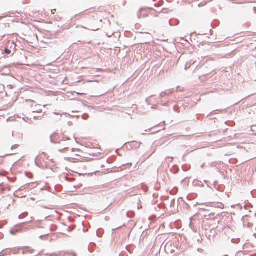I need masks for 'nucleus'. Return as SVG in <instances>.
Instances as JSON below:
<instances>
[{
  "label": "nucleus",
  "instance_id": "nucleus-1",
  "mask_svg": "<svg viewBox=\"0 0 256 256\" xmlns=\"http://www.w3.org/2000/svg\"><path fill=\"white\" fill-rule=\"evenodd\" d=\"M110 20L103 18L98 13H92L86 19L84 22V26L82 28L90 30L96 31L98 30L103 24H109Z\"/></svg>",
  "mask_w": 256,
  "mask_h": 256
},
{
  "label": "nucleus",
  "instance_id": "nucleus-2",
  "mask_svg": "<svg viewBox=\"0 0 256 256\" xmlns=\"http://www.w3.org/2000/svg\"><path fill=\"white\" fill-rule=\"evenodd\" d=\"M50 141L52 144H59L62 139L56 133H54L50 136Z\"/></svg>",
  "mask_w": 256,
  "mask_h": 256
},
{
  "label": "nucleus",
  "instance_id": "nucleus-3",
  "mask_svg": "<svg viewBox=\"0 0 256 256\" xmlns=\"http://www.w3.org/2000/svg\"><path fill=\"white\" fill-rule=\"evenodd\" d=\"M25 222H22L16 225L15 227L12 228L10 230V232L12 234L14 235L16 234V233L22 230V228L24 224H25Z\"/></svg>",
  "mask_w": 256,
  "mask_h": 256
},
{
  "label": "nucleus",
  "instance_id": "nucleus-4",
  "mask_svg": "<svg viewBox=\"0 0 256 256\" xmlns=\"http://www.w3.org/2000/svg\"><path fill=\"white\" fill-rule=\"evenodd\" d=\"M146 9L152 10V8L150 7L140 8L137 14L138 17V18H140L142 17H145L146 16V14H142V12L146 10Z\"/></svg>",
  "mask_w": 256,
  "mask_h": 256
},
{
  "label": "nucleus",
  "instance_id": "nucleus-5",
  "mask_svg": "<svg viewBox=\"0 0 256 256\" xmlns=\"http://www.w3.org/2000/svg\"><path fill=\"white\" fill-rule=\"evenodd\" d=\"M180 22L178 20H170L168 23L170 26H176Z\"/></svg>",
  "mask_w": 256,
  "mask_h": 256
},
{
  "label": "nucleus",
  "instance_id": "nucleus-6",
  "mask_svg": "<svg viewBox=\"0 0 256 256\" xmlns=\"http://www.w3.org/2000/svg\"><path fill=\"white\" fill-rule=\"evenodd\" d=\"M201 32L202 33L201 34L202 35H208L209 34H210L212 35V34L213 31L212 29L208 28V30H206V32L202 31Z\"/></svg>",
  "mask_w": 256,
  "mask_h": 256
},
{
  "label": "nucleus",
  "instance_id": "nucleus-7",
  "mask_svg": "<svg viewBox=\"0 0 256 256\" xmlns=\"http://www.w3.org/2000/svg\"><path fill=\"white\" fill-rule=\"evenodd\" d=\"M96 246V244L94 243H93V242H91L90 244V246H88V250L90 252H93V250H92V248H94V247H95Z\"/></svg>",
  "mask_w": 256,
  "mask_h": 256
},
{
  "label": "nucleus",
  "instance_id": "nucleus-8",
  "mask_svg": "<svg viewBox=\"0 0 256 256\" xmlns=\"http://www.w3.org/2000/svg\"><path fill=\"white\" fill-rule=\"evenodd\" d=\"M135 214L133 211H128L126 212V216L128 218H132L134 216Z\"/></svg>",
  "mask_w": 256,
  "mask_h": 256
},
{
  "label": "nucleus",
  "instance_id": "nucleus-9",
  "mask_svg": "<svg viewBox=\"0 0 256 256\" xmlns=\"http://www.w3.org/2000/svg\"><path fill=\"white\" fill-rule=\"evenodd\" d=\"M166 96H170L174 92V89L168 90H166Z\"/></svg>",
  "mask_w": 256,
  "mask_h": 256
},
{
  "label": "nucleus",
  "instance_id": "nucleus-10",
  "mask_svg": "<svg viewBox=\"0 0 256 256\" xmlns=\"http://www.w3.org/2000/svg\"><path fill=\"white\" fill-rule=\"evenodd\" d=\"M218 22L216 20L213 22H212L210 24L211 27L214 28L215 26H217V25L218 24Z\"/></svg>",
  "mask_w": 256,
  "mask_h": 256
},
{
  "label": "nucleus",
  "instance_id": "nucleus-11",
  "mask_svg": "<svg viewBox=\"0 0 256 256\" xmlns=\"http://www.w3.org/2000/svg\"><path fill=\"white\" fill-rule=\"evenodd\" d=\"M4 52L6 54H11V50L8 48L4 49Z\"/></svg>",
  "mask_w": 256,
  "mask_h": 256
},
{
  "label": "nucleus",
  "instance_id": "nucleus-12",
  "mask_svg": "<svg viewBox=\"0 0 256 256\" xmlns=\"http://www.w3.org/2000/svg\"><path fill=\"white\" fill-rule=\"evenodd\" d=\"M194 184H195L196 186H202V182H199V181L194 182Z\"/></svg>",
  "mask_w": 256,
  "mask_h": 256
},
{
  "label": "nucleus",
  "instance_id": "nucleus-13",
  "mask_svg": "<svg viewBox=\"0 0 256 256\" xmlns=\"http://www.w3.org/2000/svg\"><path fill=\"white\" fill-rule=\"evenodd\" d=\"M70 140V138L68 136H64L62 137V141H66V140Z\"/></svg>",
  "mask_w": 256,
  "mask_h": 256
},
{
  "label": "nucleus",
  "instance_id": "nucleus-14",
  "mask_svg": "<svg viewBox=\"0 0 256 256\" xmlns=\"http://www.w3.org/2000/svg\"><path fill=\"white\" fill-rule=\"evenodd\" d=\"M102 234V232H101L100 230H98L96 231V235L98 237H101Z\"/></svg>",
  "mask_w": 256,
  "mask_h": 256
},
{
  "label": "nucleus",
  "instance_id": "nucleus-15",
  "mask_svg": "<svg viewBox=\"0 0 256 256\" xmlns=\"http://www.w3.org/2000/svg\"><path fill=\"white\" fill-rule=\"evenodd\" d=\"M176 203V201L174 199H173L171 200L170 206V207H174V206Z\"/></svg>",
  "mask_w": 256,
  "mask_h": 256
},
{
  "label": "nucleus",
  "instance_id": "nucleus-16",
  "mask_svg": "<svg viewBox=\"0 0 256 256\" xmlns=\"http://www.w3.org/2000/svg\"><path fill=\"white\" fill-rule=\"evenodd\" d=\"M165 96H166V91L162 92L160 93V97L163 98V97H164Z\"/></svg>",
  "mask_w": 256,
  "mask_h": 256
},
{
  "label": "nucleus",
  "instance_id": "nucleus-17",
  "mask_svg": "<svg viewBox=\"0 0 256 256\" xmlns=\"http://www.w3.org/2000/svg\"><path fill=\"white\" fill-rule=\"evenodd\" d=\"M10 44H11V46H10V48H16V44H15V42H12Z\"/></svg>",
  "mask_w": 256,
  "mask_h": 256
},
{
  "label": "nucleus",
  "instance_id": "nucleus-18",
  "mask_svg": "<svg viewBox=\"0 0 256 256\" xmlns=\"http://www.w3.org/2000/svg\"><path fill=\"white\" fill-rule=\"evenodd\" d=\"M48 234H44V235H42V236H40V238L41 239V240H43L44 238H46V236H48Z\"/></svg>",
  "mask_w": 256,
  "mask_h": 256
},
{
  "label": "nucleus",
  "instance_id": "nucleus-19",
  "mask_svg": "<svg viewBox=\"0 0 256 256\" xmlns=\"http://www.w3.org/2000/svg\"><path fill=\"white\" fill-rule=\"evenodd\" d=\"M28 184H26L25 186H21L20 188H19V190H24L26 188V186H28Z\"/></svg>",
  "mask_w": 256,
  "mask_h": 256
},
{
  "label": "nucleus",
  "instance_id": "nucleus-20",
  "mask_svg": "<svg viewBox=\"0 0 256 256\" xmlns=\"http://www.w3.org/2000/svg\"><path fill=\"white\" fill-rule=\"evenodd\" d=\"M66 180L68 182H72V180H73V178H68V177L66 176Z\"/></svg>",
  "mask_w": 256,
  "mask_h": 256
},
{
  "label": "nucleus",
  "instance_id": "nucleus-21",
  "mask_svg": "<svg viewBox=\"0 0 256 256\" xmlns=\"http://www.w3.org/2000/svg\"><path fill=\"white\" fill-rule=\"evenodd\" d=\"M88 117V115L87 114H84L82 116V118L84 120H86Z\"/></svg>",
  "mask_w": 256,
  "mask_h": 256
},
{
  "label": "nucleus",
  "instance_id": "nucleus-22",
  "mask_svg": "<svg viewBox=\"0 0 256 256\" xmlns=\"http://www.w3.org/2000/svg\"><path fill=\"white\" fill-rule=\"evenodd\" d=\"M18 144H14V146H12L11 148V150H13V149H14V148H17L18 147Z\"/></svg>",
  "mask_w": 256,
  "mask_h": 256
},
{
  "label": "nucleus",
  "instance_id": "nucleus-23",
  "mask_svg": "<svg viewBox=\"0 0 256 256\" xmlns=\"http://www.w3.org/2000/svg\"><path fill=\"white\" fill-rule=\"evenodd\" d=\"M68 149V148H64L62 150H60L59 151L60 152H65V150H67Z\"/></svg>",
  "mask_w": 256,
  "mask_h": 256
},
{
  "label": "nucleus",
  "instance_id": "nucleus-24",
  "mask_svg": "<svg viewBox=\"0 0 256 256\" xmlns=\"http://www.w3.org/2000/svg\"><path fill=\"white\" fill-rule=\"evenodd\" d=\"M5 252H4V250L2 251V252H0V256H5Z\"/></svg>",
  "mask_w": 256,
  "mask_h": 256
},
{
  "label": "nucleus",
  "instance_id": "nucleus-25",
  "mask_svg": "<svg viewBox=\"0 0 256 256\" xmlns=\"http://www.w3.org/2000/svg\"><path fill=\"white\" fill-rule=\"evenodd\" d=\"M26 176L28 178H30V176L32 175V174H31L28 173V172H26Z\"/></svg>",
  "mask_w": 256,
  "mask_h": 256
},
{
  "label": "nucleus",
  "instance_id": "nucleus-26",
  "mask_svg": "<svg viewBox=\"0 0 256 256\" xmlns=\"http://www.w3.org/2000/svg\"><path fill=\"white\" fill-rule=\"evenodd\" d=\"M41 116H34V118L36 120V119H38L39 118H40Z\"/></svg>",
  "mask_w": 256,
  "mask_h": 256
},
{
  "label": "nucleus",
  "instance_id": "nucleus-27",
  "mask_svg": "<svg viewBox=\"0 0 256 256\" xmlns=\"http://www.w3.org/2000/svg\"><path fill=\"white\" fill-rule=\"evenodd\" d=\"M4 17V16H0V20H2Z\"/></svg>",
  "mask_w": 256,
  "mask_h": 256
},
{
  "label": "nucleus",
  "instance_id": "nucleus-28",
  "mask_svg": "<svg viewBox=\"0 0 256 256\" xmlns=\"http://www.w3.org/2000/svg\"><path fill=\"white\" fill-rule=\"evenodd\" d=\"M0 24L2 26V27H6V24Z\"/></svg>",
  "mask_w": 256,
  "mask_h": 256
},
{
  "label": "nucleus",
  "instance_id": "nucleus-29",
  "mask_svg": "<svg viewBox=\"0 0 256 256\" xmlns=\"http://www.w3.org/2000/svg\"><path fill=\"white\" fill-rule=\"evenodd\" d=\"M202 240V238H200V239H198V242H201V240Z\"/></svg>",
  "mask_w": 256,
  "mask_h": 256
},
{
  "label": "nucleus",
  "instance_id": "nucleus-30",
  "mask_svg": "<svg viewBox=\"0 0 256 256\" xmlns=\"http://www.w3.org/2000/svg\"><path fill=\"white\" fill-rule=\"evenodd\" d=\"M38 156L36 157V158H35V164H36V165H37V164H37V162H36V158H38Z\"/></svg>",
  "mask_w": 256,
  "mask_h": 256
},
{
  "label": "nucleus",
  "instance_id": "nucleus-31",
  "mask_svg": "<svg viewBox=\"0 0 256 256\" xmlns=\"http://www.w3.org/2000/svg\"><path fill=\"white\" fill-rule=\"evenodd\" d=\"M106 35L108 36V37H110L111 36V35H110V34H107Z\"/></svg>",
  "mask_w": 256,
  "mask_h": 256
},
{
  "label": "nucleus",
  "instance_id": "nucleus-32",
  "mask_svg": "<svg viewBox=\"0 0 256 256\" xmlns=\"http://www.w3.org/2000/svg\"><path fill=\"white\" fill-rule=\"evenodd\" d=\"M106 35L108 36V37H110L111 36V35H110V34H107Z\"/></svg>",
  "mask_w": 256,
  "mask_h": 256
},
{
  "label": "nucleus",
  "instance_id": "nucleus-33",
  "mask_svg": "<svg viewBox=\"0 0 256 256\" xmlns=\"http://www.w3.org/2000/svg\"><path fill=\"white\" fill-rule=\"evenodd\" d=\"M2 187V186L1 184H0V190H2L3 191V190H2V188H1Z\"/></svg>",
  "mask_w": 256,
  "mask_h": 256
},
{
  "label": "nucleus",
  "instance_id": "nucleus-34",
  "mask_svg": "<svg viewBox=\"0 0 256 256\" xmlns=\"http://www.w3.org/2000/svg\"><path fill=\"white\" fill-rule=\"evenodd\" d=\"M42 154H46V152H42Z\"/></svg>",
  "mask_w": 256,
  "mask_h": 256
},
{
  "label": "nucleus",
  "instance_id": "nucleus-35",
  "mask_svg": "<svg viewBox=\"0 0 256 256\" xmlns=\"http://www.w3.org/2000/svg\"><path fill=\"white\" fill-rule=\"evenodd\" d=\"M129 164H130V165H131V164H126V165H129ZM125 166V164L123 165L122 166Z\"/></svg>",
  "mask_w": 256,
  "mask_h": 256
},
{
  "label": "nucleus",
  "instance_id": "nucleus-36",
  "mask_svg": "<svg viewBox=\"0 0 256 256\" xmlns=\"http://www.w3.org/2000/svg\"><path fill=\"white\" fill-rule=\"evenodd\" d=\"M72 152H74V150H75V148H72Z\"/></svg>",
  "mask_w": 256,
  "mask_h": 256
},
{
  "label": "nucleus",
  "instance_id": "nucleus-37",
  "mask_svg": "<svg viewBox=\"0 0 256 256\" xmlns=\"http://www.w3.org/2000/svg\"><path fill=\"white\" fill-rule=\"evenodd\" d=\"M12 154H6V156L12 155Z\"/></svg>",
  "mask_w": 256,
  "mask_h": 256
},
{
  "label": "nucleus",
  "instance_id": "nucleus-38",
  "mask_svg": "<svg viewBox=\"0 0 256 256\" xmlns=\"http://www.w3.org/2000/svg\"><path fill=\"white\" fill-rule=\"evenodd\" d=\"M21 216H22V215H20V216H19V218H21Z\"/></svg>",
  "mask_w": 256,
  "mask_h": 256
},
{
  "label": "nucleus",
  "instance_id": "nucleus-39",
  "mask_svg": "<svg viewBox=\"0 0 256 256\" xmlns=\"http://www.w3.org/2000/svg\"><path fill=\"white\" fill-rule=\"evenodd\" d=\"M119 256H120V255Z\"/></svg>",
  "mask_w": 256,
  "mask_h": 256
}]
</instances>
